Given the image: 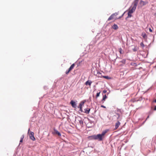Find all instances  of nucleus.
I'll return each instance as SVG.
<instances>
[{
	"label": "nucleus",
	"mask_w": 156,
	"mask_h": 156,
	"mask_svg": "<svg viewBox=\"0 0 156 156\" xmlns=\"http://www.w3.org/2000/svg\"><path fill=\"white\" fill-rule=\"evenodd\" d=\"M54 132L53 133L58 135V136H61V134L58 131H57V130L54 129Z\"/></svg>",
	"instance_id": "1a4fd4ad"
},
{
	"label": "nucleus",
	"mask_w": 156,
	"mask_h": 156,
	"mask_svg": "<svg viewBox=\"0 0 156 156\" xmlns=\"http://www.w3.org/2000/svg\"><path fill=\"white\" fill-rule=\"evenodd\" d=\"M149 31L150 32H152V29H151V28H149Z\"/></svg>",
	"instance_id": "cd10ccee"
},
{
	"label": "nucleus",
	"mask_w": 156,
	"mask_h": 156,
	"mask_svg": "<svg viewBox=\"0 0 156 156\" xmlns=\"http://www.w3.org/2000/svg\"><path fill=\"white\" fill-rule=\"evenodd\" d=\"M119 51L120 54H122L123 53V51L121 48H119Z\"/></svg>",
	"instance_id": "a211bd4d"
},
{
	"label": "nucleus",
	"mask_w": 156,
	"mask_h": 156,
	"mask_svg": "<svg viewBox=\"0 0 156 156\" xmlns=\"http://www.w3.org/2000/svg\"><path fill=\"white\" fill-rule=\"evenodd\" d=\"M141 36L144 39H146L147 38V34L144 32L142 33Z\"/></svg>",
	"instance_id": "f8f14e48"
},
{
	"label": "nucleus",
	"mask_w": 156,
	"mask_h": 156,
	"mask_svg": "<svg viewBox=\"0 0 156 156\" xmlns=\"http://www.w3.org/2000/svg\"><path fill=\"white\" fill-rule=\"evenodd\" d=\"M154 101L156 103V99Z\"/></svg>",
	"instance_id": "473e14b6"
},
{
	"label": "nucleus",
	"mask_w": 156,
	"mask_h": 156,
	"mask_svg": "<svg viewBox=\"0 0 156 156\" xmlns=\"http://www.w3.org/2000/svg\"><path fill=\"white\" fill-rule=\"evenodd\" d=\"M154 15L156 17V13L154 14Z\"/></svg>",
	"instance_id": "7c9ffc66"
},
{
	"label": "nucleus",
	"mask_w": 156,
	"mask_h": 156,
	"mask_svg": "<svg viewBox=\"0 0 156 156\" xmlns=\"http://www.w3.org/2000/svg\"><path fill=\"white\" fill-rule=\"evenodd\" d=\"M140 45L141 46H142L143 47H144V44L143 42H142L140 44Z\"/></svg>",
	"instance_id": "393cba45"
},
{
	"label": "nucleus",
	"mask_w": 156,
	"mask_h": 156,
	"mask_svg": "<svg viewBox=\"0 0 156 156\" xmlns=\"http://www.w3.org/2000/svg\"><path fill=\"white\" fill-rule=\"evenodd\" d=\"M149 118V116L147 117V118Z\"/></svg>",
	"instance_id": "72a5a7b5"
},
{
	"label": "nucleus",
	"mask_w": 156,
	"mask_h": 156,
	"mask_svg": "<svg viewBox=\"0 0 156 156\" xmlns=\"http://www.w3.org/2000/svg\"><path fill=\"white\" fill-rule=\"evenodd\" d=\"M70 104H71L73 107L76 108V104L75 102L73 100L71 101Z\"/></svg>",
	"instance_id": "0eeeda50"
},
{
	"label": "nucleus",
	"mask_w": 156,
	"mask_h": 156,
	"mask_svg": "<svg viewBox=\"0 0 156 156\" xmlns=\"http://www.w3.org/2000/svg\"><path fill=\"white\" fill-rule=\"evenodd\" d=\"M103 93H106L107 92V90H104L103 91Z\"/></svg>",
	"instance_id": "bb28decb"
},
{
	"label": "nucleus",
	"mask_w": 156,
	"mask_h": 156,
	"mask_svg": "<svg viewBox=\"0 0 156 156\" xmlns=\"http://www.w3.org/2000/svg\"><path fill=\"white\" fill-rule=\"evenodd\" d=\"M84 103L85 102L84 101H81L80 103L79 106L78 107V108L80 109V111L81 112H83L82 107L84 105Z\"/></svg>",
	"instance_id": "20e7f679"
},
{
	"label": "nucleus",
	"mask_w": 156,
	"mask_h": 156,
	"mask_svg": "<svg viewBox=\"0 0 156 156\" xmlns=\"http://www.w3.org/2000/svg\"><path fill=\"white\" fill-rule=\"evenodd\" d=\"M100 93H101V92L100 91L99 92L97 93V94L96 95V98H97L99 96Z\"/></svg>",
	"instance_id": "5701e85b"
},
{
	"label": "nucleus",
	"mask_w": 156,
	"mask_h": 156,
	"mask_svg": "<svg viewBox=\"0 0 156 156\" xmlns=\"http://www.w3.org/2000/svg\"><path fill=\"white\" fill-rule=\"evenodd\" d=\"M92 83V82L91 81L88 80L85 82V84L86 85H89V86H90Z\"/></svg>",
	"instance_id": "ddd939ff"
},
{
	"label": "nucleus",
	"mask_w": 156,
	"mask_h": 156,
	"mask_svg": "<svg viewBox=\"0 0 156 156\" xmlns=\"http://www.w3.org/2000/svg\"><path fill=\"white\" fill-rule=\"evenodd\" d=\"M112 28L115 30H117L118 29V26L115 24H114L112 27Z\"/></svg>",
	"instance_id": "2eb2a0df"
},
{
	"label": "nucleus",
	"mask_w": 156,
	"mask_h": 156,
	"mask_svg": "<svg viewBox=\"0 0 156 156\" xmlns=\"http://www.w3.org/2000/svg\"><path fill=\"white\" fill-rule=\"evenodd\" d=\"M148 3V2H144L143 1L141 0L140 2V4L141 5V6H143L146 5Z\"/></svg>",
	"instance_id": "9d476101"
},
{
	"label": "nucleus",
	"mask_w": 156,
	"mask_h": 156,
	"mask_svg": "<svg viewBox=\"0 0 156 156\" xmlns=\"http://www.w3.org/2000/svg\"><path fill=\"white\" fill-rule=\"evenodd\" d=\"M154 110H156V106L154 108Z\"/></svg>",
	"instance_id": "c756f323"
},
{
	"label": "nucleus",
	"mask_w": 156,
	"mask_h": 156,
	"mask_svg": "<svg viewBox=\"0 0 156 156\" xmlns=\"http://www.w3.org/2000/svg\"><path fill=\"white\" fill-rule=\"evenodd\" d=\"M120 125V123L118 121L117 123H116L115 125V129H117L119 125Z\"/></svg>",
	"instance_id": "4468645a"
},
{
	"label": "nucleus",
	"mask_w": 156,
	"mask_h": 156,
	"mask_svg": "<svg viewBox=\"0 0 156 156\" xmlns=\"http://www.w3.org/2000/svg\"><path fill=\"white\" fill-rule=\"evenodd\" d=\"M139 0H134L133 3V7L136 8L137 4Z\"/></svg>",
	"instance_id": "39448f33"
},
{
	"label": "nucleus",
	"mask_w": 156,
	"mask_h": 156,
	"mask_svg": "<svg viewBox=\"0 0 156 156\" xmlns=\"http://www.w3.org/2000/svg\"><path fill=\"white\" fill-rule=\"evenodd\" d=\"M108 131V129H106L103 131L101 134H99L96 135V140H98L99 141H102L105 137L106 133Z\"/></svg>",
	"instance_id": "f257e3e1"
},
{
	"label": "nucleus",
	"mask_w": 156,
	"mask_h": 156,
	"mask_svg": "<svg viewBox=\"0 0 156 156\" xmlns=\"http://www.w3.org/2000/svg\"><path fill=\"white\" fill-rule=\"evenodd\" d=\"M30 130V129H29L28 130V133L29 132Z\"/></svg>",
	"instance_id": "2f4dec72"
},
{
	"label": "nucleus",
	"mask_w": 156,
	"mask_h": 156,
	"mask_svg": "<svg viewBox=\"0 0 156 156\" xmlns=\"http://www.w3.org/2000/svg\"><path fill=\"white\" fill-rule=\"evenodd\" d=\"M132 14V13H129V12H128V17H131L132 16V15H131Z\"/></svg>",
	"instance_id": "b1692460"
},
{
	"label": "nucleus",
	"mask_w": 156,
	"mask_h": 156,
	"mask_svg": "<svg viewBox=\"0 0 156 156\" xmlns=\"http://www.w3.org/2000/svg\"><path fill=\"white\" fill-rule=\"evenodd\" d=\"M130 9L129 10V12L130 13H132L133 12H134L136 9V8L134 7H132L131 8H130Z\"/></svg>",
	"instance_id": "6e6552de"
},
{
	"label": "nucleus",
	"mask_w": 156,
	"mask_h": 156,
	"mask_svg": "<svg viewBox=\"0 0 156 156\" xmlns=\"http://www.w3.org/2000/svg\"><path fill=\"white\" fill-rule=\"evenodd\" d=\"M107 98V97L106 96V94L104 95L103 96V98H102V101H105V100Z\"/></svg>",
	"instance_id": "aec40b11"
},
{
	"label": "nucleus",
	"mask_w": 156,
	"mask_h": 156,
	"mask_svg": "<svg viewBox=\"0 0 156 156\" xmlns=\"http://www.w3.org/2000/svg\"><path fill=\"white\" fill-rule=\"evenodd\" d=\"M126 60L123 59L121 61H120V62L122 63L123 64H125L126 63Z\"/></svg>",
	"instance_id": "6ab92c4d"
},
{
	"label": "nucleus",
	"mask_w": 156,
	"mask_h": 156,
	"mask_svg": "<svg viewBox=\"0 0 156 156\" xmlns=\"http://www.w3.org/2000/svg\"><path fill=\"white\" fill-rule=\"evenodd\" d=\"M87 138L89 140H96V135H93L91 136H88Z\"/></svg>",
	"instance_id": "423d86ee"
},
{
	"label": "nucleus",
	"mask_w": 156,
	"mask_h": 156,
	"mask_svg": "<svg viewBox=\"0 0 156 156\" xmlns=\"http://www.w3.org/2000/svg\"><path fill=\"white\" fill-rule=\"evenodd\" d=\"M133 50L134 51H136L137 50L136 48H134L133 49Z\"/></svg>",
	"instance_id": "a878e982"
},
{
	"label": "nucleus",
	"mask_w": 156,
	"mask_h": 156,
	"mask_svg": "<svg viewBox=\"0 0 156 156\" xmlns=\"http://www.w3.org/2000/svg\"><path fill=\"white\" fill-rule=\"evenodd\" d=\"M117 14L116 13H114L108 19V20L109 21L111 20H113L114 19L116 18V16Z\"/></svg>",
	"instance_id": "7ed1b4c3"
},
{
	"label": "nucleus",
	"mask_w": 156,
	"mask_h": 156,
	"mask_svg": "<svg viewBox=\"0 0 156 156\" xmlns=\"http://www.w3.org/2000/svg\"><path fill=\"white\" fill-rule=\"evenodd\" d=\"M84 112L87 114L89 113L90 111V108H87L84 109Z\"/></svg>",
	"instance_id": "9b49d317"
},
{
	"label": "nucleus",
	"mask_w": 156,
	"mask_h": 156,
	"mask_svg": "<svg viewBox=\"0 0 156 156\" xmlns=\"http://www.w3.org/2000/svg\"><path fill=\"white\" fill-rule=\"evenodd\" d=\"M34 133L33 132H30L29 133V137L30 139L33 141L35 140V138L34 136Z\"/></svg>",
	"instance_id": "f03ea898"
},
{
	"label": "nucleus",
	"mask_w": 156,
	"mask_h": 156,
	"mask_svg": "<svg viewBox=\"0 0 156 156\" xmlns=\"http://www.w3.org/2000/svg\"><path fill=\"white\" fill-rule=\"evenodd\" d=\"M74 66H75V64H73L71 66H70V67H69V69H70L71 70L74 68Z\"/></svg>",
	"instance_id": "f3484780"
},
{
	"label": "nucleus",
	"mask_w": 156,
	"mask_h": 156,
	"mask_svg": "<svg viewBox=\"0 0 156 156\" xmlns=\"http://www.w3.org/2000/svg\"><path fill=\"white\" fill-rule=\"evenodd\" d=\"M103 77L104 78H105L106 79H110L111 78L110 77H109V76H103Z\"/></svg>",
	"instance_id": "412c9836"
},
{
	"label": "nucleus",
	"mask_w": 156,
	"mask_h": 156,
	"mask_svg": "<svg viewBox=\"0 0 156 156\" xmlns=\"http://www.w3.org/2000/svg\"><path fill=\"white\" fill-rule=\"evenodd\" d=\"M101 107H102V108H106V107L105 106H104L103 105H101Z\"/></svg>",
	"instance_id": "c85d7f7f"
},
{
	"label": "nucleus",
	"mask_w": 156,
	"mask_h": 156,
	"mask_svg": "<svg viewBox=\"0 0 156 156\" xmlns=\"http://www.w3.org/2000/svg\"><path fill=\"white\" fill-rule=\"evenodd\" d=\"M24 138V135H22L20 138V143H22L23 141V140Z\"/></svg>",
	"instance_id": "dca6fc26"
},
{
	"label": "nucleus",
	"mask_w": 156,
	"mask_h": 156,
	"mask_svg": "<svg viewBox=\"0 0 156 156\" xmlns=\"http://www.w3.org/2000/svg\"><path fill=\"white\" fill-rule=\"evenodd\" d=\"M71 70L69 69H68V70H67L66 72V74L67 75L69 72L71 71Z\"/></svg>",
	"instance_id": "4be33fe9"
}]
</instances>
